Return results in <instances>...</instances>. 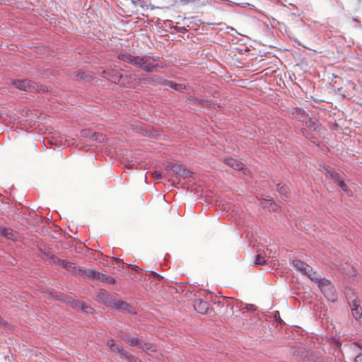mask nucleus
I'll return each mask as SVG.
<instances>
[{"label":"nucleus","instance_id":"6","mask_svg":"<svg viewBox=\"0 0 362 362\" xmlns=\"http://www.w3.org/2000/svg\"><path fill=\"white\" fill-rule=\"evenodd\" d=\"M12 83L16 88L23 91L29 92L36 89V84L28 79L15 80Z\"/></svg>","mask_w":362,"mask_h":362},{"label":"nucleus","instance_id":"13","mask_svg":"<svg viewBox=\"0 0 362 362\" xmlns=\"http://www.w3.org/2000/svg\"><path fill=\"white\" fill-rule=\"evenodd\" d=\"M120 337L122 340L128 342L131 346H137L138 348H141L142 339L137 337H129L128 334H123L120 335Z\"/></svg>","mask_w":362,"mask_h":362},{"label":"nucleus","instance_id":"30","mask_svg":"<svg viewBox=\"0 0 362 362\" xmlns=\"http://www.w3.org/2000/svg\"><path fill=\"white\" fill-rule=\"evenodd\" d=\"M264 258L259 254L255 256V260L254 262V264L255 266H261L265 264Z\"/></svg>","mask_w":362,"mask_h":362},{"label":"nucleus","instance_id":"18","mask_svg":"<svg viewBox=\"0 0 362 362\" xmlns=\"http://www.w3.org/2000/svg\"><path fill=\"white\" fill-rule=\"evenodd\" d=\"M276 191L283 200H287L289 195V189L287 185L279 183L276 185Z\"/></svg>","mask_w":362,"mask_h":362},{"label":"nucleus","instance_id":"14","mask_svg":"<svg viewBox=\"0 0 362 362\" xmlns=\"http://www.w3.org/2000/svg\"><path fill=\"white\" fill-rule=\"evenodd\" d=\"M0 235L6 238L7 239L15 240L18 238V234L13 230L8 228H3L0 226Z\"/></svg>","mask_w":362,"mask_h":362},{"label":"nucleus","instance_id":"23","mask_svg":"<svg viewBox=\"0 0 362 362\" xmlns=\"http://www.w3.org/2000/svg\"><path fill=\"white\" fill-rule=\"evenodd\" d=\"M325 170V175L327 177H330L335 182H337L341 177L339 174L332 168H326Z\"/></svg>","mask_w":362,"mask_h":362},{"label":"nucleus","instance_id":"41","mask_svg":"<svg viewBox=\"0 0 362 362\" xmlns=\"http://www.w3.org/2000/svg\"><path fill=\"white\" fill-rule=\"evenodd\" d=\"M355 362H362V354H360L356 356Z\"/></svg>","mask_w":362,"mask_h":362},{"label":"nucleus","instance_id":"2","mask_svg":"<svg viewBox=\"0 0 362 362\" xmlns=\"http://www.w3.org/2000/svg\"><path fill=\"white\" fill-rule=\"evenodd\" d=\"M313 281L317 283L321 292L327 300L332 302L337 300L336 290L329 280L316 276Z\"/></svg>","mask_w":362,"mask_h":362},{"label":"nucleus","instance_id":"3","mask_svg":"<svg viewBox=\"0 0 362 362\" xmlns=\"http://www.w3.org/2000/svg\"><path fill=\"white\" fill-rule=\"evenodd\" d=\"M292 264L296 270L300 271L303 274L307 276L311 280L313 281L316 277V272L313 270V268L300 259H293Z\"/></svg>","mask_w":362,"mask_h":362},{"label":"nucleus","instance_id":"38","mask_svg":"<svg viewBox=\"0 0 362 362\" xmlns=\"http://www.w3.org/2000/svg\"><path fill=\"white\" fill-rule=\"evenodd\" d=\"M175 30L177 33H184L187 30V29L185 27H182V26H175Z\"/></svg>","mask_w":362,"mask_h":362},{"label":"nucleus","instance_id":"8","mask_svg":"<svg viewBox=\"0 0 362 362\" xmlns=\"http://www.w3.org/2000/svg\"><path fill=\"white\" fill-rule=\"evenodd\" d=\"M110 81L119 84V86H125V79L127 76H124L121 70L110 69Z\"/></svg>","mask_w":362,"mask_h":362},{"label":"nucleus","instance_id":"45","mask_svg":"<svg viewBox=\"0 0 362 362\" xmlns=\"http://www.w3.org/2000/svg\"><path fill=\"white\" fill-rule=\"evenodd\" d=\"M352 346H354V347H357L359 349L362 350V346L360 345L358 342L353 343Z\"/></svg>","mask_w":362,"mask_h":362},{"label":"nucleus","instance_id":"37","mask_svg":"<svg viewBox=\"0 0 362 362\" xmlns=\"http://www.w3.org/2000/svg\"><path fill=\"white\" fill-rule=\"evenodd\" d=\"M76 77L78 80H84L88 77V76L84 72H79Z\"/></svg>","mask_w":362,"mask_h":362},{"label":"nucleus","instance_id":"20","mask_svg":"<svg viewBox=\"0 0 362 362\" xmlns=\"http://www.w3.org/2000/svg\"><path fill=\"white\" fill-rule=\"evenodd\" d=\"M301 133L302 134L306 137L308 139H309L311 142L313 144H316L317 141V136L319 135V134H315V132H308V130L307 129H301Z\"/></svg>","mask_w":362,"mask_h":362},{"label":"nucleus","instance_id":"10","mask_svg":"<svg viewBox=\"0 0 362 362\" xmlns=\"http://www.w3.org/2000/svg\"><path fill=\"white\" fill-rule=\"evenodd\" d=\"M115 298L110 295L106 291L101 290L96 296V300L98 302L103 303L105 305H112Z\"/></svg>","mask_w":362,"mask_h":362},{"label":"nucleus","instance_id":"39","mask_svg":"<svg viewBox=\"0 0 362 362\" xmlns=\"http://www.w3.org/2000/svg\"><path fill=\"white\" fill-rule=\"evenodd\" d=\"M246 308L247 310H257V307L253 305V304H248L246 305Z\"/></svg>","mask_w":362,"mask_h":362},{"label":"nucleus","instance_id":"42","mask_svg":"<svg viewBox=\"0 0 362 362\" xmlns=\"http://www.w3.org/2000/svg\"><path fill=\"white\" fill-rule=\"evenodd\" d=\"M151 275L153 276L154 278H156L158 280H160V279L161 278V276L159 274L154 272H151Z\"/></svg>","mask_w":362,"mask_h":362},{"label":"nucleus","instance_id":"9","mask_svg":"<svg viewBox=\"0 0 362 362\" xmlns=\"http://www.w3.org/2000/svg\"><path fill=\"white\" fill-rule=\"evenodd\" d=\"M192 305L195 311L202 315L206 314L209 308V303L201 298H194Z\"/></svg>","mask_w":362,"mask_h":362},{"label":"nucleus","instance_id":"24","mask_svg":"<svg viewBox=\"0 0 362 362\" xmlns=\"http://www.w3.org/2000/svg\"><path fill=\"white\" fill-rule=\"evenodd\" d=\"M261 205L263 208H267L269 210L276 211L278 209V206L272 199H264L261 202Z\"/></svg>","mask_w":362,"mask_h":362},{"label":"nucleus","instance_id":"4","mask_svg":"<svg viewBox=\"0 0 362 362\" xmlns=\"http://www.w3.org/2000/svg\"><path fill=\"white\" fill-rule=\"evenodd\" d=\"M43 254L49 259L52 261L56 265L65 269L69 272H74L75 269V264L68 262L65 259H62L57 256L50 254L49 252H44Z\"/></svg>","mask_w":362,"mask_h":362},{"label":"nucleus","instance_id":"11","mask_svg":"<svg viewBox=\"0 0 362 362\" xmlns=\"http://www.w3.org/2000/svg\"><path fill=\"white\" fill-rule=\"evenodd\" d=\"M111 307H114L118 310L131 313L132 308L125 301L116 300L115 298L113 300L112 305Z\"/></svg>","mask_w":362,"mask_h":362},{"label":"nucleus","instance_id":"43","mask_svg":"<svg viewBox=\"0 0 362 362\" xmlns=\"http://www.w3.org/2000/svg\"><path fill=\"white\" fill-rule=\"evenodd\" d=\"M274 317H275V320H276L277 322H279L280 323H283V321H282V320L280 318V315H279V313L274 315Z\"/></svg>","mask_w":362,"mask_h":362},{"label":"nucleus","instance_id":"5","mask_svg":"<svg viewBox=\"0 0 362 362\" xmlns=\"http://www.w3.org/2000/svg\"><path fill=\"white\" fill-rule=\"evenodd\" d=\"M165 168L168 171L172 172L173 173L183 178H187L192 175V173L190 171L186 170L179 163L170 162L167 163Z\"/></svg>","mask_w":362,"mask_h":362},{"label":"nucleus","instance_id":"21","mask_svg":"<svg viewBox=\"0 0 362 362\" xmlns=\"http://www.w3.org/2000/svg\"><path fill=\"white\" fill-rule=\"evenodd\" d=\"M165 84L166 86H168L179 92H183L186 89L185 85L181 83H176L172 81L167 80Z\"/></svg>","mask_w":362,"mask_h":362},{"label":"nucleus","instance_id":"49","mask_svg":"<svg viewBox=\"0 0 362 362\" xmlns=\"http://www.w3.org/2000/svg\"><path fill=\"white\" fill-rule=\"evenodd\" d=\"M83 135L84 136H88V134H87V132L85 131V132H83Z\"/></svg>","mask_w":362,"mask_h":362},{"label":"nucleus","instance_id":"1","mask_svg":"<svg viewBox=\"0 0 362 362\" xmlns=\"http://www.w3.org/2000/svg\"><path fill=\"white\" fill-rule=\"evenodd\" d=\"M118 59L138 67L146 72H158L164 68L159 57L149 55L134 56L124 49L117 52Z\"/></svg>","mask_w":362,"mask_h":362},{"label":"nucleus","instance_id":"33","mask_svg":"<svg viewBox=\"0 0 362 362\" xmlns=\"http://www.w3.org/2000/svg\"><path fill=\"white\" fill-rule=\"evenodd\" d=\"M86 269H84V268H81L80 267H76L75 265V269H74V272H72L73 274H78L79 276H85V273H86Z\"/></svg>","mask_w":362,"mask_h":362},{"label":"nucleus","instance_id":"19","mask_svg":"<svg viewBox=\"0 0 362 362\" xmlns=\"http://www.w3.org/2000/svg\"><path fill=\"white\" fill-rule=\"evenodd\" d=\"M135 7H140L143 9H154V6L151 5L148 0H131Z\"/></svg>","mask_w":362,"mask_h":362},{"label":"nucleus","instance_id":"46","mask_svg":"<svg viewBox=\"0 0 362 362\" xmlns=\"http://www.w3.org/2000/svg\"><path fill=\"white\" fill-rule=\"evenodd\" d=\"M64 300L67 301L71 305V300H74V299L71 298V297H66Z\"/></svg>","mask_w":362,"mask_h":362},{"label":"nucleus","instance_id":"16","mask_svg":"<svg viewBox=\"0 0 362 362\" xmlns=\"http://www.w3.org/2000/svg\"><path fill=\"white\" fill-rule=\"evenodd\" d=\"M107 345L108 346L109 349L111 352L119 354L120 357L123 358L124 356L122 354H125L126 352L123 351L121 346L115 344L112 339L107 340Z\"/></svg>","mask_w":362,"mask_h":362},{"label":"nucleus","instance_id":"28","mask_svg":"<svg viewBox=\"0 0 362 362\" xmlns=\"http://www.w3.org/2000/svg\"><path fill=\"white\" fill-rule=\"evenodd\" d=\"M293 352L301 358H305L308 355L305 349L303 347H293Z\"/></svg>","mask_w":362,"mask_h":362},{"label":"nucleus","instance_id":"47","mask_svg":"<svg viewBox=\"0 0 362 362\" xmlns=\"http://www.w3.org/2000/svg\"><path fill=\"white\" fill-rule=\"evenodd\" d=\"M6 324V322L5 320L3 319V317L0 315V325H5Z\"/></svg>","mask_w":362,"mask_h":362},{"label":"nucleus","instance_id":"15","mask_svg":"<svg viewBox=\"0 0 362 362\" xmlns=\"http://www.w3.org/2000/svg\"><path fill=\"white\" fill-rule=\"evenodd\" d=\"M306 128L308 132H315V134H320V124L317 120H313L311 119L306 121Z\"/></svg>","mask_w":362,"mask_h":362},{"label":"nucleus","instance_id":"26","mask_svg":"<svg viewBox=\"0 0 362 362\" xmlns=\"http://www.w3.org/2000/svg\"><path fill=\"white\" fill-rule=\"evenodd\" d=\"M141 349L146 351H151V352H156V346L153 344H151L150 342H146L144 341H142Z\"/></svg>","mask_w":362,"mask_h":362},{"label":"nucleus","instance_id":"31","mask_svg":"<svg viewBox=\"0 0 362 362\" xmlns=\"http://www.w3.org/2000/svg\"><path fill=\"white\" fill-rule=\"evenodd\" d=\"M124 356L123 358L128 360L129 362H139V359L133 355H131L128 353H126L125 354H122Z\"/></svg>","mask_w":362,"mask_h":362},{"label":"nucleus","instance_id":"22","mask_svg":"<svg viewBox=\"0 0 362 362\" xmlns=\"http://www.w3.org/2000/svg\"><path fill=\"white\" fill-rule=\"evenodd\" d=\"M97 280H99L102 282L110 284H114L115 283V279L110 276H107L105 274L98 272V274H97Z\"/></svg>","mask_w":362,"mask_h":362},{"label":"nucleus","instance_id":"12","mask_svg":"<svg viewBox=\"0 0 362 362\" xmlns=\"http://www.w3.org/2000/svg\"><path fill=\"white\" fill-rule=\"evenodd\" d=\"M351 307V313L354 318L362 323V308L360 307L356 300L352 302Z\"/></svg>","mask_w":362,"mask_h":362},{"label":"nucleus","instance_id":"40","mask_svg":"<svg viewBox=\"0 0 362 362\" xmlns=\"http://www.w3.org/2000/svg\"><path fill=\"white\" fill-rule=\"evenodd\" d=\"M153 177L157 179V180H159L162 177V175H161V173L160 172H158V171H154L153 172Z\"/></svg>","mask_w":362,"mask_h":362},{"label":"nucleus","instance_id":"36","mask_svg":"<svg viewBox=\"0 0 362 362\" xmlns=\"http://www.w3.org/2000/svg\"><path fill=\"white\" fill-rule=\"evenodd\" d=\"M110 69L104 70L101 73V76L109 81L110 80Z\"/></svg>","mask_w":362,"mask_h":362},{"label":"nucleus","instance_id":"34","mask_svg":"<svg viewBox=\"0 0 362 362\" xmlns=\"http://www.w3.org/2000/svg\"><path fill=\"white\" fill-rule=\"evenodd\" d=\"M81 310L86 313H93L94 309L86 304L85 303H83V306L81 307Z\"/></svg>","mask_w":362,"mask_h":362},{"label":"nucleus","instance_id":"29","mask_svg":"<svg viewBox=\"0 0 362 362\" xmlns=\"http://www.w3.org/2000/svg\"><path fill=\"white\" fill-rule=\"evenodd\" d=\"M98 272H99L94 271V270H92V269H86L84 276H87V277H89V278L97 279V276H98L97 274H98Z\"/></svg>","mask_w":362,"mask_h":362},{"label":"nucleus","instance_id":"48","mask_svg":"<svg viewBox=\"0 0 362 362\" xmlns=\"http://www.w3.org/2000/svg\"><path fill=\"white\" fill-rule=\"evenodd\" d=\"M133 165H134V164H132V165L128 164V165H126V168H132Z\"/></svg>","mask_w":362,"mask_h":362},{"label":"nucleus","instance_id":"27","mask_svg":"<svg viewBox=\"0 0 362 362\" xmlns=\"http://www.w3.org/2000/svg\"><path fill=\"white\" fill-rule=\"evenodd\" d=\"M194 103L199 104L203 107H212L215 108V104L211 103L209 101L204 100V99H199V98H194L192 100Z\"/></svg>","mask_w":362,"mask_h":362},{"label":"nucleus","instance_id":"50","mask_svg":"<svg viewBox=\"0 0 362 362\" xmlns=\"http://www.w3.org/2000/svg\"><path fill=\"white\" fill-rule=\"evenodd\" d=\"M122 260L120 259L116 258L115 262H120Z\"/></svg>","mask_w":362,"mask_h":362},{"label":"nucleus","instance_id":"32","mask_svg":"<svg viewBox=\"0 0 362 362\" xmlns=\"http://www.w3.org/2000/svg\"><path fill=\"white\" fill-rule=\"evenodd\" d=\"M83 303V302H81V301H79L77 300H71V305L73 308L81 310Z\"/></svg>","mask_w":362,"mask_h":362},{"label":"nucleus","instance_id":"17","mask_svg":"<svg viewBox=\"0 0 362 362\" xmlns=\"http://www.w3.org/2000/svg\"><path fill=\"white\" fill-rule=\"evenodd\" d=\"M145 81L151 85L157 86V85H163L165 86V82L167 80L163 79L161 76L158 75H153L150 77L145 78Z\"/></svg>","mask_w":362,"mask_h":362},{"label":"nucleus","instance_id":"7","mask_svg":"<svg viewBox=\"0 0 362 362\" xmlns=\"http://www.w3.org/2000/svg\"><path fill=\"white\" fill-rule=\"evenodd\" d=\"M224 163L236 170H243L245 175L249 173V170L245 168L244 163L233 158H226Z\"/></svg>","mask_w":362,"mask_h":362},{"label":"nucleus","instance_id":"25","mask_svg":"<svg viewBox=\"0 0 362 362\" xmlns=\"http://www.w3.org/2000/svg\"><path fill=\"white\" fill-rule=\"evenodd\" d=\"M90 139L92 141H95L99 143H102L106 140V136L102 133L93 132L90 135Z\"/></svg>","mask_w":362,"mask_h":362},{"label":"nucleus","instance_id":"44","mask_svg":"<svg viewBox=\"0 0 362 362\" xmlns=\"http://www.w3.org/2000/svg\"><path fill=\"white\" fill-rule=\"evenodd\" d=\"M129 267H131L132 269H133L134 270H135L136 272H139V267L136 265L130 264V265H129Z\"/></svg>","mask_w":362,"mask_h":362},{"label":"nucleus","instance_id":"35","mask_svg":"<svg viewBox=\"0 0 362 362\" xmlns=\"http://www.w3.org/2000/svg\"><path fill=\"white\" fill-rule=\"evenodd\" d=\"M336 182L343 191L346 192L347 190V186L341 177H340Z\"/></svg>","mask_w":362,"mask_h":362}]
</instances>
